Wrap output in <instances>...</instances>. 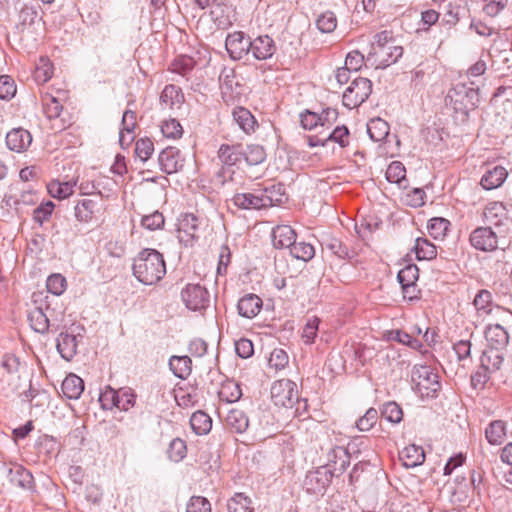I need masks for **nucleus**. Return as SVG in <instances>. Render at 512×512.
Returning a JSON list of instances; mask_svg holds the SVG:
<instances>
[{
  "label": "nucleus",
  "instance_id": "obj_32",
  "mask_svg": "<svg viewBox=\"0 0 512 512\" xmlns=\"http://www.w3.org/2000/svg\"><path fill=\"white\" fill-rule=\"evenodd\" d=\"M97 207V202L92 199H83L75 206V217L80 222H89L92 220Z\"/></svg>",
  "mask_w": 512,
  "mask_h": 512
},
{
  "label": "nucleus",
  "instance_id": "obj_58",
  "mask_svg": "<svg viewBox=\"0 0 512 512\" xmlns=\"http://www.w3.org/2000/svg\"><path fill=\"white\" fill-rule=\"evenodd\" d=\"M327 141L338 143L342 148L349 145V130L346 126H337L327 137Z\"/></svg>",
  "mask_w": 512,
  "mask_h": 512
},
{
  "label": "nucleus",
  "instance_id": "obj_27",
  "mask_svg": "<svg viewBox=\"0 0 512 512\" xmlns=\"http://www.w3.org/2000/svg\"><path fill=\"white\" fill-rule=\"evenodd\" d=\"M184 95L181 89L173 84L166 85L160 95V104L167 108H174L176 105L182 104Z\"/></svg>",
  "mask_w": 512,
  "mask_h": 512
},
{
  "label": "nucleus",
  "instance_id": "obj_15",
  "mask_svg": "<svg viewBox=\"0 0 512 512\" xmlns=\"http://www.w3.org/2000/svg\"><path fill=\"white\" fill-rule=\"evenodd\" d=\"M32 142V136L28 130L23 128H14L6 135L7 147L15 152L26 150Z\"/></svg>",
  "mask_w": 512,
  "mask_h": 512
},
{
  "label": "nucleus",
  "instance_id": "obj_3",
  "mask_svg": "<svg viewBox=\"0 0 512 512\" xmlns=\"http://www.w3.org/2000/svg\"><path fill=\"white\" fill-rule=\"evenodd\" d=\"M134 276L145 285L157 283L166 273L164 258H134Z\"/></svg>",
  "mask_w": 512,
  "mask_h": 512
},
{
  "label": "nucleus",
  "instance_id": "obj_14",
  "mask_svg": "<svg viewBox=\"0 0 512 512\" xmlns=\"http://www.w3.org/2000/svg\"><path fill=\"white\" fill-rule=\"evenodd\" d=\"M78 337L80 335H74L68 332H61L56 340V347L63 359L70 361L77 353Z\"/></svg>",
  "mask_w": 512,
  "mask_h": 512
},
{
  "label": "nucleus",
  "instance_id": "obj_22",
  "mask_svg": "<svg viewBox=\"0 0 512 512\" xmlns=\"http://www.w3.org/2000/svg\"><path fill=\"white\" fill-rule=\"evenodd\" d=\"M400 460L407 468H414L425 461V453L422 447L414 444L406 446L399 454Z\"/></svg>",
  "mask_w": 512,
  "mask_h": 512
},
{
  "label": "nucleus",
  "instance_id": "obj_53",
  "mask_svg": "<svg viewBox=\"0 0 512 512\" xmlns=\"http://www.w3.org/2000/svg\"><path fill=\"white\" fill-rule=\"evenodd\" d=\"M119 404L117 408L123 411H128L135 405L136 395L130 388H121L118 390Z\"/></svg>",
  "mask_w": 512,
  "mask_h": 512
},
{
  "label": "nucleus",
  "instance_id": "obj_46",
  "mask_svg": "<svg viewBox=\"0 0 512 512\" xmlns=\"http://www.w3.org/2000/svg\"><path fill=\"white\" fill-rule=\"evenodd\" d=\"M99 402L101 407L105 410H111L119 404L118 390L107 386L104 391L99 395Z\"/></svg>",
  "mask_w": 512,
  "mask_h": 512
},
{
  "label": "nucleus",
  "instance_id": "obj_17",
  "mask_svg": "<svg viewBox=\"0 0 512 512\" xmlns=\"http://www.w3.org/2000/svg\"><path fill=\"white\" fill-rule=\"evenodd\" d=\"M262 299L256 294H246L241 297L237 304L238 313L245 318H254L262 309Z\"/></svg>",
  "mask_w": 512,
  "mask_h": 512
},
{
  "label": "nucleus",
  "instance_id": "obj_57",
  "mask_svg": "<svg viewBox=\"0 0 512 512\" xmlns=\"http://www.w3.org/2000/svg\"><path fill=\"white\" fill-rule=\"evenodd\" d=\"M46 286L54 295H61L66 287V279L60 274H53L47 278Z\"/></svg>",
  "mask_w": 512,
  "mask_h": 512
},
{
  "label": "nucleus",
  "instance_id": "obj_49",
  "mask_svg": "<svg viewBox=\"0 0 512 512\" xmlns=\"http://www.w3.org/2000/svg\"><path fill=\"white\" fill-rule=\"evenodd\" d=\"M167 453L170 460L174 462L181 461L186 455V443L180 438L173 439Z\"/></svg>",
  "mask_w": 512,
  "mask_h": 512
},
{
  "label": "nucleus",
  "instance_id": "obj_60",
  "mask_svg": "<svg viewBox=\"0 0 512 512\" xmlns=\"http://www.w3.org/2000/svg\"><path fill=\"white\" fill-rule=\"evenodd\" d=\"M219 394L222 399L234 402L240 399L242 392L238 384L230 382L222 387Z\"/></svg>",
  "mask_w": 512,
  "mask_h": 512
},
{
  "label": "nucleus",
  "instance_id": "obj_48",
  "mask_svg": "<svg viewBox=\"0 0 512 512\" xmlns=\"http://www.w3.org/2000/svg\"><path fill=\"white\" fill-rule=\"evenodd\" d=\"M397 279L400 285H412L418 280V268L414 264H408L398 272Z\"/></svg>",
  "mask_w": 512,
  "mask_h": 512
},
{
  "label": "nucleus",
  "instance_id": "obj_54",
  "mask_svg": "<svg viewBox=\"0 0 512 512\" xmlns=\"http://www.w3.org/2000/svg\"><path fill=\"white\" fill-rule=\"evenodd\" d=\"M378 419V412L374 408H369L366 413L356 422V427L360 431L370 430Z\"/></svg>",
  "mask_w": 512,
  "mask_h": 512
},
{
  "label": "nucleus",
  "instance_id": "obj_34",
  "mask_svg": "<svg viewBox=\"0 0 512 512\" xmlns=\"http://www.w3.org/2000/svg\"><path fill=\"white\" fill-rule=\"evenodd\" d=\"M485 437L491 445H500L505 437V423L501 420L492 421L485 429Z\"/></svg>",
  "mask_w": 512,
  "mask_h": 512
},
{
  "label": "nucleus",
  "instance_id": "obj_28",
  "mask_svg": "<svg viewBox=\"0 0 512 512\" xmlns=\"http://www.w3.org/2000/svg\"><path fill=\"white\" fill-rule=\"evenodd\" d=\"M191 364L192 361L188 356L174 355L169 359L170 370L176 377L183 380L191 374Z\"/></svg>",
  "mask_w": 512,
  "mask_h": 512
},
{
  "label": "nucleus",
  "instance_id": "obj_5",
  "mask_svg": "<svg viewBox=\"0 0 512 512\" xmlns=\"http://www.w3.org/2000/svg\"><path fill=\"white\" fill-rule=\"evenodd\" d=\"M334 472H330L329 465H323L315 470L308 471L303 481V488L309 494H323L330 485Z\"/></svg>",
  "mask_w": 512,
  "mask_h": 512
},
{
  "label": "nucleus",
  "instance_id": "obj_55",
  "mask_svg": "<svg viewBox=\"0 0 512 512\" xmlns=\"http://www.w3.org/2000/svg\"><path fill=\"white\" fill-rule=\"evenodd\" d=\"M186 512H211V504L205 497L192 496L187 504Z\"/></svg>",
  "mask_w": 512,
  "mask_h": 512
},
{
  "label": "nucleus",
  "instance_id": "obj_7",
  "mask_svg": "<svg viewBox=\"0 0 512 512\" xmlns=\"http://www.w3.org/2000/svg\"><path fill=\"white\" fill-rule=\"evenodd\" d=\"M295 382L281 379L273 383L271 397L277 406L292 408L298 401V392Z\"/></svg>",
  "mask_w": 512,
  "mask_h": 512
},
{
  "label": "nucleus",
  "instance_id": "obj_4",
  "mask_svg": "<svg viewBox=\"0 0 512 512\" xmlns=\"http://www.w3.org/2000/svg\"><path fill=\"white\" fill-rule=\"evenodd\" d=\"M372 92V83L364 77L355 78L343 93V105L349 109L359 107Z\"/></svg>",
  "mask_w": 512,
  "mask_h": 512
},
{
  "label": "nucleus",
  "instance_id": "obj_26",
  "mask_svg": "<svg viewBox=\"0 0 512 512\" xmlns=\"http://www.w3.org/2000/svg\"><path fill=\"white\" fill-rule=\"evenodd\" d=\"M241 155L247 165H259L266 159V152L263 146L258 144H241Z\"/></svg>",
  "mask_w": 512,
  "mask_h": 512
},
{
  "label": "nucleus",
  "instance_id": "obj_18",
  "mask_svg": "<svg viewBox=\"0 0 512 512\" xmlns=\"http://www.w3.org/2000/svg\"><path fill=\"white\" fill-rule=\"evenodd\" d=\"M296 239L295 231L288 225H278L272 231V243L276 249H291Z\"/></svg>",
  "mask_w": 512,
  "mask_h": 512
},
{
  "label": "nucleus",
  "instance_id": "obj_62",
  "mask_svg": "<svg viewBox=\"0 0 512 512\" xmlns=\"http://www.w3.org/2000/svg\"><path fill=\"white\" fill-rule=\"evenodd\" d=\"M289 254L290 256H315V248L310 243L295 240Z\"/></svg>",
  "mask_w": 512,
  "mask_h": 512
},
{
  "label": "nucleus",
  "instance_id": "obj_52",
  "mask_svg": "<svg viewBox=\"0 0 512 512\" xmlns=\"http://www.w3.org/2000/svg\"><path fill=\"white\" fill-rule=\"evenodd\" d=\"M16 94V84L8 75L0 76V99L9 100Z\"/></svg>",
  "mask_w": 512,
  "mask_h": 512
},
{
  "label": "nucleus",
  "instance_id": "obj_10",
  "mask_svg": "<svg viewBox=\"0 0 512 512\" xmlns=\"http://www.w3.org/2000/svg\"><path fill=\"white\" fill-rule=\"evenodd\" d=\"M7 474L8 480L12 485L21 489L34 491L35 483L32 473L21 465H14L12 467L3 466Z\"/></svg>",
  "mask_w": 512,
  "mask_h": 512
},
{
  "label": "nucleus",
  "instance_id": "obj_8",
  "mask_svg": "<svg viewBox=\"0 0 512 512\" xmlns=\"http://www.w3.org/2000/svg\"><path fill=\"white\" fill-rule=\"evenodd\" d=\"M225 48L232 59L240 60L250 52L251 40L244 32L235 31L226 37Z\"/></svg>",
  "mask_w": 512,
  "mask_h": 512
},
{
  "label": "nucleus",
  "instance_id": "obj_29",
  "mask_svg": "<svg viewBox=\"0 0 512 512\" xmlns=\"http://www.w3.org/2000/svg\"><path fill=\"white\" fill-rule=\"evenodd\" d=\"M190 426L195 434L206 435L212 428V419L207 413L199 410L190 417Z\"/></svg>",
  "mask_w": 512,
  "mask_h": 512
},
{
  "label": "nucleus",
  "instance_id": "obj_37",
  "mask_svg": "<svg viewBox=\"0 0 512 512\" xmlns=\"http://www.w3.org/2000/svg\"><path fill=\"white\" fill-rule=\"evenodd\" d=\"M228 512H253L251 500L243 493H236L227 503Z\"/></svg>",
  "mask_w": 512,
  "mask_h": 512
},
{
  "label": "nucleus",
  "instance_id": "obj_44",
  "mask_svg": "<svg viewBox=\"0 0 512 512\" xmlns=\"http://www.w3.org/2000/svg\"><path fill=\"white\" fill-rule=\"evenodd\" d=\"M415 256H437V246L426 238L419 237L413 246Z\"/></svg>",
  "mask_w": 512,
  "mask_h": 512
},
{
  "label": "nucleus",
  "instance_id": "obj_47",
  "mask_svg": "<svg viewBox=\"0 0 512 512\" xmlns=\"http://www.w3.org/2000/svg\"><path fill=\"white\" fill-rule=\"evenodd\" d=\"M477 311L489 314L491 312L492 294L488 290H480L473 301Z\"/></svg>",
  "mask_w": 512,
  "mask_h": 512
},
{
  "label": "nucleus",
  "instance_id": "obj_25",
  "mask_svg": "<svg viewBox=\"0 0 512 512\" xmlns=\"http://www.w3.org/2000/svg\"><path fill=\"white\" fill-rule=\"evenodd\" d=\"M217 155L223 165L234 166L242 159L241 144H222Z\"/></svg>",
  "mask_w": 512,
  "mask_h": 512
},
{
  "label": "nucleus",
  "instance_id": "obj_13",
  "mask_svg": "<svg viewBox=\"0 0 512 512\" xmlns=\"http://www.w3.org/2000/svg\"><path fill=\"white\" fill-rule=\"evenodd\" d=\"M276 51L274 40L268 35H262L251 41L250 52L257 60H266L273 56Z\"/></svg>",
  "mask_w": 512,
  "mask_h": 512
},
{
  "label": "nucleus",
  "instance_id": "obj_43",
  "mask_svg": "<svg viewBox=\"0 0 512 512\" xmlns=\"http://www.w3.org/2000/svg\"><path fill=\"white\" fill-rule=\"evenodd\" d=\"M316 26L322 33H331L337 27L336 15L331 11H326L318 16Z\"/></svg>",
  "mask_w": 512,
  "mask_h": 512
},
{
  "label": "nucleus",
  "instance_id": "obj_64",
  "mask_svg": "<svg viewBox=\"0 0 512 512\" xmlns=\"http://www.w3.org/2000/svg\"><path fill=\"white\" fill-rule=\"evenodd\" d=\"M235 351L237 355L243 359L251 357L254 353V347L251 340L241 338L235 342Z\"/></svg>",
  "mask_w": 512,
  "mask_h": 512
},
{
  "label": "nucleus",
  "instance_id": "obj_30",
  "mask_svg": "<svg viewBox=\"0 0 512 512\" xmlns=\"http://www.w3.org/2000/svg\"><path fill=\"white\" fill-rule=\"evenodd\" d=\"M367 132L371 140L374 142H380L388 136L389 125L381 118H374L368 122Z\"/></svg>",
  "mask_w": 512,
  "mask_h": 512
},
{
  "label": "nucleus",
  "instance_id": "obj_16",
  "mask_svg": "<svg viewBox=\"0 0 512 512\" xmlns=\"http://www.w3.org/2000/svg\"><path fill=\"white\" fill-rule=\"evenodd\" d=\"M350 463L349 452L342 447H335L328 453V463L330 472H334V476L341 475Z\"/></svg>",
  "mask_w": 512,
  "mask_h": 512
},
{
  "label": "nucleus",
  "instance_id": "obj_11",
  "mask_svg": "<svg viewBox=\"0 0 512 512\" xmlns=\"http://www.w3.org/2000/svg\"><path fill=\"white\" fill-rule=\"evenodd\" d=\"M470 243L477 250L490 252L497 248V236L490 227H479L470 235Z\"/></svg>",
  "mask_w": 512,
  "mask_h": 512
},
{
  "label": "nucleus",
  "instance_id": "obj_40",
  "mask_svg": "<svg viewBox=\"0 0 512 512\" xmlns=\"http://www.w3.org/2000/svg\"><path fill=\"white\" fill-rule=\"evenodd\" d=\"M201 224L202 221L197 216L192 213H188L182 216L178 225L180 227V231H186L200 237L199 231Z\"/></svg>",
  "mask_w": 512,
  "mask_h": 512
},
{
  "label": "nucleus",
  "instance_id": "obj_31",
  "mask_svg": "<svg viewBox=\"0 0 512 512\" xmlns=\"http://www.w3.org/2000/svg\"><path fill=\"white\" fill-rule=\"evenodd\" d=\"M75 185V181L60 182L58 180H53L47 185V189L51 197L56 199H65L72 195Z\"/></svg>",
  "mask_w": 512,
  "mask_h": 512
},
{
  "label": "nucleus",
  "instance_id": "obj_24",
  "mask_svg": "<svg viewBox=\"0 0 512 512\" xmlns=\"http://www.w3.org/2000/svg\"><path fill=\"white\" fill-rule=\"evenodd\" d=\"M233 119L246 134L254 132L257 121L252 113L244 107H236L233 110Z\"/></svg>",
  "mask_w": 512,
  "mask_h": 512
},
{
  "label": "nucleus",
  "instance_id": "obj_1",
  "mask_svg": "<svg viewBox=\"0 0 512 512\" xmlns=\"http://www.w3.org/2000/svg\"><path fill=\"white\" fill-rule=\"evenodd\" d=\"M445 102L456 113L467 117L469 111L474 110L479 103L478 89L469 87L465 83H458L448 91Z\"/></svg>",
  "mask_w": 512,
  "mask_h": 512
},
{
  "label": "nucleus",
  "instance_id": "obj_61",
  "mask_svg": "<svg viewBox=\"0 0 512 512\" xmlns=\"http://www.w3.org/2000/svg\"><path fill=\"white\" fill-rule=\"evenodd\" d=\"M288 364V355L283 349H274L269 357V366L276 370L283 369Z\"/></svg>",
  "mask_w": 512,
  "mask_h": 512
},
{
  "label": "nucleus",
  "instance_id": "obj_9",
  "mask_svg": "<svg viewBox=\"0 0 512 512\" xmlns=\"http://www.w3.org/2000/svg\"><path fill=\"white\" fill-rule=\"evenodd\" d=\"M232 201L236 207L243 210H260L271 207V202L261 197L260 189L253 192L236 193Z\"/></svg>",
  "mask_w": 512,
  "mask_h": 512
},
{
  "label": "nucleus",
  "instance_id": "obj_35",
  "mask_svg": "<svg viewBox=\"0 0 512 512\" xmlns=\"http://www.w3.org/2000/svg\"><path fill=\"white\" fill-rule=\"evenodd\" d=\"M376 55L381 56V60L377 64V68H385L390 64L395 63L403 54V48L398 45L388 46L384 52H374Z\"/></svg>",
  "mask_w": 512,
  "mask_h": 512
},
{
  "label": "nucleus",
  "instance_id": "obj_45",
  "mask_svg": "<svg viewBox=\"0 0 512 512\" xmlns=\"http://www.w3.org/2000/svg\"><path fill=\"white\" fill-rule=\"evenodd\" d=\"M381 415L391 423H399L403 418L401 407L396 402H387L383 405Z\"/></svg>",
  "mask_w": 512,
  "mask_h": 512
},
{
  "label": "nucleus",
  "instance_id": "obj_63",
  "mask_svg": "<svg viewBox=\"0 0 512 512\" xmlns=\"http://www.w3.org/2000/svg\"><path fill=\"white\" fill-rule=\"evenodd\" d=\"M54 203L52 201H47L45 203H42L40 206H38L33 213V218L36 222L39 224H42L45 220L48 219L49 216H51L53 210H54Z\"/></svg>",
  "mask_w": 512,
  "mask_h": 512
},
{
  "label": "nucleus",
  "instance_id": "obj_51",
  "mask_svg": "<svg viewBox=\"0 0 512 512\" xmlns=\"http://www.w3.org/2000/svg\"><path fill=\"white\" fill-rule=\"evenodd\" d=\"M161 132L167 138L176 139L182 136L183 129L179 121L176 119H169L163 121L161 125Z\"/></svg>",
  "mask_w": 512,
  "mask_h": 512
},
{
  "label": "nucleus",
  "instance_id": "obj_2",
  "mask_svg": "<svg viewBox=\"0 0 512 512\" xmlns=\"http://www.w3.org/2000/svg\"><path fill=\"white\" fill-rule=\"evenodd\" d=\"M413 389L422 398H434L441 388L439 376L428 365H415L411 372Z\"/></svg>",
  "mask_w": 512,
  "mask_h": 512
},
{
  "label": "nucleus",
  "instance_id": "obj_41",
  "mask_svg": "<svg viewBox=\"0 0 512 512\" xmlns=\"http://www.w3.org/2000/svg\"><path fill=\"white\" fill-rule=\"evenodd\" d=\"M449 226L450 222L447 219L436 217L429 220L427 229L434 239H439L446 234Z\"/></svg>",
  "mask_w": 512,
  "mask_h": 512
},
{
  "label": "nucleus",
  "instance_id": "obj_39",
  "mask_svg": "<svg viewBox=\"0 0 512 512\" xmlns=\"http://www.w3.org/2000/svg\"><path fill=\"white\" fill-rule=\"evenodd\" d=\"M261 197L271 202V206L279 205L283 201L285 189L282 184H274L260 189Z\"/></svg>",
  "mask_w": 512,
  "mask_h": 512
},
{
  "label": "nucleus",
  "instance_id": "obj_20",
  "mask_svg": "<svg viewBox=\"0 0 512 512\" xmlns=\"http://www.w3.org/2000/svg\"><path fill=\"white\" fill-rule=\"evenodd\" d=\"M508 173L502 166H495L487 170L482 176L480 184L486 190H492L500 187L506 180Z\"/></svg>",
  "mask_w": 512,
  "mask_h": 512
},
{
  "label": "nucleus",
  "instance_id": "obj_33",
  "mask_svg": "<svg viewBox=\"0 0 512 512\" xmlns=\"http://www.w3.org/2000/svg\"><path fill=\"white\" fill-rule=\"evenodd\" d=\"M385 175L390 183H396L399 187L406 188V185H404L407 182L406 169L400 161L390 163Z\"/></svg>",
  "mask_w": 512,
  "mask_h": 512
},
{
  "label": "nucleus",
  "instance_id": "obj_42",
  "mask_svg": "<svg viewBox=\"0 0 512 512\" xmlns=\"http://www.w3.org/2000/svg\"><path fill=\"white\" fill-rule=\"evenodd\" d=\"M506 214V208L501 202H493L490 203L484 211V217L490 223L498 225L501 221V218Z\"/></svg>",
  "mask_w": 512,
  "mask_h": 512
},
{
  "label": "nucleus",
  "instance_id": "obj_12",
  "mask_svg": "<svg viewBox=\"0 0 512 512\" xmlns=\"http://www.w3.org/2000/svg\"><path fill=\"white\" fill-rule=\"evenodd\" d=\"M159 165L161 170L167 174H172L182 169L183 159L180 150L175 147H167L159 154Z\"/></svg>",
  "mask_w": 512,
  "mask_h": 512
},
{
  "label": "nucleus",
  "instance_id": "obj_38",
  "mask_svg": "<svg viewBox=\"0 0 512 512\" xmlns=\"http://www.w3.org/2000/svg\"><path fill=\"white\" fill-rule=\"evenodd\" d=\"M319 324L320 319L316 316L307 319L301 335V338L305 344L310 345L315 342L319 331Z\"/></svg>",
  "mask_w": 512,
  "mask_h": 512
},
{
  "label": "nucleus",
  "instance_id": "obj_36",
  "mask_svg": "<svg viewBox=\"0 0 512 512\" xmlns=\"http://www.w3.org/2000/svg\"><path fill=\"white\" fill-rule=\"evenodd\" d=\"M29 321L32 329L38 333L44 334L49 329V319L40 308H35L29 313Z\"/></svg>",
  "mask_w": 512,
  "mask_h": 512
},
{
  "label": "nucleus",
  "instance_id": "obj_21",
  "mask_svg": "<svg viewBox=\"0 0 512 512\" xmlns=\"http://www.w3.org/2000/svg\"><path fill=\"white\" fill-rule=\"evenodd\" d=\"M225 423L233 433H244L249 427L248 416L240 409H231L225 418Z\"/></svg>",
  "mask_w": 512,
  "mask_h": 512
},
{
  "label": "nucleus",
  "instance_id": "obj_59",
  "mask_svg": "<svg viewBox=\"0 0 512 512\" xmlns=\"http://www.w3.org/2000/svg\"><path fill=\"white\" fill-rule=\"evenodd\" d=\"M141 224L150 231L157 230L164 225V217L162 213L155 211L150 215L144 216L141 220Z\"/></svg>",
  "mask_w": 512,
  "mask_h": 512
},
{
  "label": "nucleus",
  "instance_id": "obj_6",
  "mask_svg": "<svg viewBox=\"0 0 512 512\" xmlns=\"http://www.w3.org/2000/svg\"><path fill=\"white\" fill-rule=\"evenodd\" d=\"M185 306L192 311L205 310L210 305V293L200 284H187L181 291Z\"/></svg>",
  "mask_w": 512,
  "mask_h": 512
},
{
  "label": "nucleus",
  "instance_id": "obj_56",
  "mask_svg": "<svg viewBox=\"0 0 512 512\" xmlns=\"http://www.w3.org/2000/svg\"><path fill=\"white\" fill-rule=\"evenodd\" d=\"M153 151L154 144L151 139L142 138L136 142L135 152L142 161L148 160L152 155Z\"/></svg>",
  "mask_w": 512,
  "mask_h": 512
},
{
  "label": "nucleus",
  "instance_id": "obj_50",
  "mask_svg": "<svg viewBox=\"0 0 512 512\" xmlns=\"http://www.w3.org/2000/svg\"><path fill=\"white\" fill-rule=\"evenodd\" d=\"M45 113L48 118H58L63 109L59 100L53 96L45 95L42 98Z\"/></svg>",
  "mask_w": 512,
  "mask_h": 512
},
{
  "label": "nucleus",
  "instance_id": "obj_19",
  "mask_svg": "<svg viewBox=\"0 0 512 512\" xmlns=\"http://www.w3.org/2000/svg\"><path fill=\"white\" fill-rule=\"evenodd\" d=\"M485 338L490 347L497 352L509 342L508 332L499 324L489 325L485 331Z\"/></svg>",
  "mask_w": 512,
  "mask_h": 512
},
{
  "label": "nucleus",
  "instance_id": "obj_23",
  "mask_svg": "<svg viewBox=\"0 0 512 512\" xmlns=\"http://www.w3.org/2000/svg\"><path fill=\"white\" fill-rule=\"evenodd\" d=\"M62 393L68 399H78L84 391V381L76 374H69L61 385Z\"/></svg>",
  "mask_w": 512,
  "mask_h": 512
}]
</instances>
